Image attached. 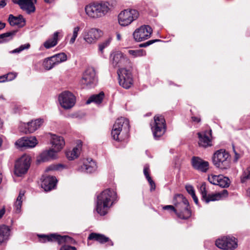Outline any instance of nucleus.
Returning <instances> with one entry per match:
<instances>
[{"instance_id": "32", "label": "nucleus", "mask_w": 250, "mask_h": 250, "mask_svg": "<svg viewBox=\"0 0 250 250\" xmlns=\"http://www.w3.org/2000/svg\"><path fill=\"white\" fill-rule=\"evenodd\" d=\"M25 192L23 190H21L19 196L17 198L16 201L14 204V208L15 212L19 213L21 212V207L23 200L24 199Z\"/></svg>"}, {"instance_id": "31", "label": "nucleus", "mask_w": 250, "mask_h": 250, "mask_svg": "<svg viewBox=\"0 0 250 250\" xmlns=\"http://www.w3.org/2000/svg\"><path fill=\"white\" fill-rule=\"evenodd\" d=\"M10 229L6 225L0 226V244L6 242L10 235Z\"/></svg>"}, {"instance_id": "36", "label": "nucleus", "mask_w": 250, "mask_h": 250, "mask_svg": "<svg viewBox=\"0 0 250 250\" xmlns=\"http://www.w3.org/2000/svg\"><path fill=\"white\" fill-rule=\"evenodd\" d=\"M42 64L46 70H49L56 66L52 56L45 59L43 61Z\"/></svg>"}, {"instance_id": "56", "label": "nucleus", "mask_w": 250, "mask_h": 250, "mask_svg": "<svg viewBox=\"0 0 250 250\" xmlns=\"http://www.w3.org/2000/svg\"><path fill=\"white\" fill-rule=\"evenodd\" d=\"M6 3L5 0H0V7H4L6 5Z\"/></svg>"}, {"instance_id": "30", "label": "nucleus", "mask_w": 250, "mask_h": 250, "mask_svg": "<svg viewBox=\"0 0 250 250\" xmlns=\"http://www.w3.org/2000/svg\"><path fill=\"white\" fill-rule=\"evenodd\" d=\"M59 32L57 31L48 38L44 43L43 46L46 49H49L55 46L59 42Z\"/></svg>"}, {"instance_id": "15", "label": "nucleus", "mask_w": 250, "mask_h": 250, "mask_svg": "<svg viewBox=\"0 0 250 250\" xmlns=\"http://www.w3.org/2000/svg\"><path fill=\"white\" fill-rule=\"evenodd\" d=\"M152 32V29L149 25H142L135 30L133 33V37L135 41L142 42L148 39Z\"/></svg>"}, {"instance_id": "8", "label": "nucleus", "mask_w": 250, "mask_h": 250, "mask_svg": "<svg viewBox=\"0 0 250 250\" xmlns=\"http://www.w3.org/2000/svg\"><path fill=\"white\" fill-rule=\"evenodd\" d=\"M154 137L158 139L166 131V124L164 117L162 115H156L154 121L150 124Z\"/></svg>"}, {"instance_id": "41", "label": "nucleus", "mask_w": 250, "mask_h": 250, "mask_svg": "<svg viewBox=\"0 0 250 250\" xmlns=\"http://www.w3.org/2000/svg\"><path fill=\"white\" fill-rule=\"evenodd\" d=\"M222 177L221 175H215L214 174H208V181L212 185H215V184L218 183V180L220 179V178Z\"/></svg>"}, {"instance_id": "11", "label": "nucleus", "mask_w": 250, "mask_h": 250, "mask_svg": "<svg viewBox=\"0 0 250 250\" xmlns=\"http://www.w3.org/2000/svg\"><path fill=\"white\" fill-rule=\"evenodd\" d=\"M215 245L223 250H234L238 246L237 240L233 237L224 236L216 240Z\"/></svg>"}, {"instance_id": "13", "label": "nucleus", "mask_w": 250, "mask_h": 250, "mask_svg": "<svg viewBox=\"0 0 250 250\" xmlns=\"http://www.w3.org/2000/svg\"><path fill=\"white\" fill-rule=\"evenodd\" d=\"M117 73L120 85L127 89L132 84V77L130 71L125 68H120Z\"/></svg>"}, {"instance_id": "7", "label": "nucleus", "mask_w": 250, "mask_h": 250, "mask_svg": "<svg viewBox=\"0 0 250 250\" xmlns=\"http://www.w3.org/2000/svg\"><path fill=\"white\" fill-rule=\"evenodd\" d=\"M139 13L135 9H127L120 12L118 15L119 24L123 26L129 25L139 17Z\"/></svg>"}, {"instance_id": "39", "label": "nucleus", "mask_w": 250, "mask_h": 250, "mask_svg": "<svg viewBox=\"0 0 250 250\" xmlns=\"http://www.w3.org/2000/svg\"><path fill=\"white\" fill-rule=\"evenodd\" d=\"M111 38H108L98 44V50L101 55H103L104 49L108 46L111 42Z\"/></svg>"}, {"instance_id": "19", "label": "nucleus", "mask_w": 250, "mask_h": 250, "mask_svg": "<svg viewBox=\"0 0 250 250\" xmlns=\"http://www.w3.org/2000/svg\"><path fill=\"white\" fill-rule=\"evenodd\" d=\"M191 163L194 168L202 172H206L209 168L208 162L199 157H193Z\"/></svg>"}, {"instance_id": "60", "label": "nucleus", "mask_w": 250, "mask_h": 250, "mask_svg": "<svg viewBox=\"0 0 250 250\" xmlns=\"http://www.w3.org/2000/svg\"><path fill=\"white\" fill-rule=\"evenodd\" d=\"M58 167H53V168H52V167H49V168H48V169H47V170H50V169H58Z\"/></svg>"}, {"instance_id": "17", "label": "nucleus", "mask_w": 250, "mask_h": 250, "mask_svg": "<svg viewBox=\"0 0 250 250\" xmlns=\"http://www.w3.org/2000/svg\"><path fill=\"white\" fill-rule=\"evenodd\" d=\"M38 144V141L35 137H22L18 140L15 145L19 147L33 148Z\"/></svg>"}, {"instance_id": "62", "label": "nucleus", "mask_w": 250, "mask_h": 250, "mask_svg": "<svg viewBox=\"0 0 250 250\" xmlns=\"http://www.w3.org/2000/svg\"><path fill=\"white\" fill-rule=\"evenodd\" d=\"M1 174H0V184L1 183Z\"/></svg>"}, {"instance_id": "18", "label": "nucleus", "mask_w": 250, "mask_h": 250, "mask_svg": "<svg viewBox=\"0 0 250 250\" xmlns=\"http://www.w3.org/2000/svg\"><path fill=\"white\" fill-rule=\"evenodd\" d=\"M15 3L19 5L21 9L25 11L28 14L33 13L35 11L34 3L36 0H12Z\"/></svg>"}, {"instance_id": "1", "label": "nucleus", "mask_w": 250, "mask_h": 250, "mask_svg": "<svg viewBox=\"0 0 250 250\" xmlns=\"http://www.w3.org/2000/svg\"><path fill=\"white\" fill-rule=\"evenodd\" d=\"M174 206L167 205L163 207V209L173 211L177 216L181 219H187L191 215L188 200L182 194L175 195L173 198Z\"/></svg>"}, {"instance_id": "35", "label": "nucleus", "mask_w": 250, "mask_h": 250, "mask_svg": "<svg viewBox=\"0 0 250 250\" xmlns=\"http://www.w3.org/2000/svg\"><path fill=\"white\" fill-rule=\"evenodd\" d=\"M16 33V31L8 32L0 35V43H5L11 40Z\"/></svg>"}, {"instance_id": "38", "label": "nucleus", "mask_w": 250, "mask_h": 250, "mask_svg": "<svg viewBox=\"0 0 250 250\" xmlns=\"http://www.w3.org/2000/svg\"><path fill=\"white\" fill-rule=\"evenodd\" d=\"M56 65L67 60V56L64 53H60L52 56Z\"/></svg>"}, {"instance_id": "42", "label": "nucleus", "mask_w": 250, "mask_h": 250, "mask_svg": "<svg viewBox=\"0 0 250 250\" xmlns=\"http://www.w3.org/2000/svg\"><path fill=\"white\" fill-rule=\"evenodd\" d=\"M249 179H250V166L243 172L241 178V181L242 183H244Z\"/></svg>"}, {"instance_id": "44", "label": "nucleus", "mask_w": 250, "mask_h": 250, "mask_svg": "<svg viewBox=\"0 0 250 250\" xmlns=\"http://www.w3.org/2000/svg\"><path fill=\"white\" fill-rule=\"evenodd\" d=\"M30 45L29 43H26L24 44H22V45H21L19 47L13 50L12 51V53H20L24 49H28L30 47Z\"/></svg>"}, {"instance_id": "23", "label": "nucleus", "mask_w": 250, "mask_h": 250, "mask_svg": "<svg viewBox=\"0 0 250 250\" xmlns=\"http://www.w3.org/2000/svg\"><path fill=\"white\" fill-rule=\"evenodd\" d=\"M43 120L42 119H38L34 121L24 124L25 127L23 131L25 133H32L38 129L43 123Z\"/></svg>"}, {"instance_id": "9", "label": "nucleus", "mask_w": 250, "mask_h": 250, "mask_svg": "<svg viewBox=\"0 0 250 250\" xmlns=\"http://www.w3.org/2000/svg\"><path fill=\"white\" fill-rule=\"evenodd\" d=\"M98 78L95 69L93 67L87 68L83 74L80 83L83 87L89 88L94 87L97 83Z\"/></svg>"}, {"instance_id": "16", "label": "nucleus", "mask_w": 250, "mask_h": 250, "mask_svg": "<svg viewBox=\"0 0 250 250\" xmlns=\"http://www.w3.org/2000/svg\"><path fill=\"white\" fill-rule=\"evenodd\" d=\"M112 63L114 67H121L125 66L129 63V60L121 52L117 51L111 55Z\"/></svg>"}, {"instance_id": "48", "label": "nucleus", "mask_w": 250, "mask_h": 250, "mask_svg": "<svg viewBox=\"0 0 250 250\" xmlns=\"http://www.w3.org/2000/svg\"><path fill=\"white\" fill-rule=\"evenodd\" d=\"M60 250H77V249L75 247L65 245L61 248Z\"/></svg>"}, {"instance_id": "50", "label": "nucleus", "mask_w": 250, "mask_h": 250, "mask_svg": "<svg viewBox=\"0 0 250 250\" xmlns=\"http://www.w3.org/2000/svg\"><path fill=\"white\" fill-rule=\"evenodd\" d=\"M150 186V190L153 191L155 189L156 186L155 183L153 182V181L152 180L151 178H149V179L147 180Z\"/></svg>"}, {"instance_id": "34", "label": "nucleus", "mask_w": 250, "mask_h": 250, "mask_svg": "<svg viewBox=\"0 0 250 250\" xmlns=\"http://www.w3.org/2000/svg\"><path fill=\"white\" fill-rule=\"evenodd\" d=\"M104 96V93L101 92L98 94H95L90 96L87 100L86 104H89L91 103H95L97 104H100L102 103Z\"/></svg>"}, {"instance_id": "10", "label": "nucleus", "mask_w": 250, "mask_h": 250, "mask_svg": "<svg viewBox=\"0 0 250 250\" xmlns=\"http://www.w3.org/2000/svg\"><path fill=\"white\" fill-rule=\"evenodd\" d=\"M103 35V31L97 28L84 29L82 33L83 40L88 44H95Z\"/></svg>"}, {"instance_id": "12", "label": "nucleus", "mask_w": 250, "mask_h": 250, "mask_svg": "<svg viewBox=\"0 0 250 250\" xmlns=\"http://www.w3.org/2000/svg\"><path fill=\"white\" fill-rule=\"evenodd\" d=\"M58 101L63 108L69 109L75 105L76 98L72 93L65 91L59 95Z\"/></svg>"}, {"instance_id": "3", "label": "nucleus", "mask_w": 250, "mask_h": 250, "mask_svg": "<svg viewBox=\"0 0 250 250\" xmlns=\"http://www.w3.org/2000/svg\"><path fill=\"white\" fill-rule=\"evenodd\" d=\"M86 15L91 19L103 17L110 10V5L107 1L91 2L85 6Z\"/></svg>"}, {"instance_id": "29", "label": "nucleus", "mask_w": 250, "mask_h": 250, "mask_svg": "<svg viewBox=\"0 0 250 250\" xmlns=\"http://www.w3.org/2000/svg\"><path fill=\"white\" fill-rule=\"evenodd\" d=\"M88 240H95L99 242L100 243H104L106 242H109V245L113 246V243L112 241H110L109 238L103 234L97 233H91L88 237Z\"/></svg>"}, {"instance_id": "59", "label": "nucleus", "mask_w": 250, "mask_h": 250, "mask_svg": "<svg viewBox=\"0 0 250 250\" xmlns=\"http://www.w3.org/2000/svg\"><path fill=\"white\" fill-rule=\"evenodd\" d=\"M117 39L118 40H121V35L119 34H117Z\"/></svg>"}, {"instance_id": "40", "label": "nucleus", "mask_w": 250, "mask_h": 250, "mask_svg": "<svg viewBox=\"0 0 250 250\" xmlns=\"http://www.w3.org/2000/svg\"><path fill=\"white\" fill-rule=\"evenodd\" d=\"M128 53L133 57H138L146 56V51L143 49L129 50Z\"/></svg>"}, {"instance_id": "54", "label": "nucleus", "mask_w": 250, "mask_h": 250, "mask_svg": "<svg viewBox=\"0 0 250 250\" xmlns=\"http://www.w3.org/2000/svg\"><path fill=\"white\" fill-rule=\"evenodd\" d=\"M6 81H7V80H6L5 75H3V76H0V83H3V82H5Z\"/></svg>"}, {"instance_id": "61", "label": "nucleus", "mask_w": 250, "mask_h": 250, "mask_svg": "<svg viewBox=\"0 0 250 250\" xmlns=\"http://www.w3.org/2000/svg\"><path fill=\"white\" fill-rule=\"evenodd\" d=\"M247 194H248L249 196H250V189H249L247 190Z\"/></svg>"}, {"instance_id": "46", "label": "nucleus", "mask_w": 250, "mask_h": 250, "mask_svg": "<svg viewBox=\"0 0 250 250\" xmlns=\"http://www.w3.org/2000/svg\"><path fill=\"white\" fill-rule=\"evenodd\" d=\"M149 167L148 165H146L144 166V175H145L147 180L149 179V178H151L150 176H149Z\"/></svg>"}, {"instance_id": "33", "label": "nucleus", "mask_w": 250, "mask_h": 250, "mask_svg": "<svg viewBox=\"0 0 250 250\" xmlns=\"http://www.w3.org/2000/svg\"><path fill=\"white\" fill-rule=\"evenodd\" d=\"M81 29V27L77 25L73 27L72 29V33L67 35L66 39L69 38V42L70 44H73L74 43Z\"/></svg>"}, {"instance_id": "47", "label": "nucleus", "mask_w": 250, "mask_h": 250, "mask_svg": "<svg viewBox=\"0 0 250 250\" xmlns=\"http://www.w3.org/2000/svg\"><path fill=\"white\" fill-rule=\"evenodd\" d=\"M186 189L187 192L191 195L195 194V190L194 189L193 187L191 185H187L186 186Z\"/></svg>"}, {"instance_id": "5", "label": "nucleus", "mask_w": 250, "mask_h": 250, "mask_svg": "<svg viewBox=\"0 0 250 250\" xmlns=\"http://www.w3.org/2000/svg\"><path fill=\"white\" fill-rule=\"evenodd\" d=\"M213 165L222 171L228 170L231 167V157L228 151L224 149L216 150L212 157Z\"/></svg>"}, {"instance_id": "6", "label": "nucleus", "mask_w": 250, "mask_h": 250, "mask_svg": "<svg viewBox=\"0 0 250 250\" xmlns=\"http://www.w3.org/2000/svg\"><path fill=\"white\" fill-rule=\"evenodd\" d=\"M31 165V157L24 154L15 162L14 173L17 177H21L27 173Z\"/></svg>"}, {"instance_id": "22", "label": "nucleus", "mask_w": 250, "mask_h": 250, "mask_svg": "<svg viewBox=\"0 0 250 250\" xmlns=\"http://www.w3.org/2000/svg\"><path fill=\"white\" fill-rule=\"evenodd\" d=\"M56 182L57 179L55 177L43 175L42 188L46 191H50L55 188Z\"/></svg>"}, {"instance_id": "21", "label": "nucleus", "mask_w": 250, "mask_h": 250, "mask_svg": "<svg viewBox=\"0 0 250 250\" xmlns=\"http://www.w3.org/2000/svg\"><path fill=\"white\" fill-rule=\"evenodd\" d=\"M211 132V131L210 130L199 132L198 133L199 137L198 144L200 146L207 147L212 146Z\"/></svg>"}, {"instance_id": "37", "label": "nucleus", "mask_w": 250, "mask_h": 250, "mask_svg": "<svg viewBox=\"0 0 250 250\" xmlns=\"http://www.w3.org/2000/svg\"><path fill=\"white\" fill-rule=\"evenodd\" d=\"M219 175H221L222 177L220 178V179L218 180V183L215 184V185H218L223 188L229 187L230 183L229 179L228 177L224 176L223 175L220 174Z\"/></svg>"}, {"instance_id": "14", "label": "nucleus", "mask_w": 250, "mask_h": 250, "mask_svg": "<svg viewBox=\"0 0 250 250\" xmlns=\"http://www.w3.org/2000/svg\"><path fill=\"white\" fill-rule=\"evenodd\" d=\"M40 241L42 243L46 242L58 241L59 243H61L62 242L75 244V241L71 237L68 236H62L60 235L56 234H51L50 235H39Z\"/></svg>"}, {"instance_id": "4", "label": "nucleus", "mask_w": 250, "mask_h": 250, "mask_svg": "<svg viewBox=\"0 0 250 250\" xmlns=\"http://www.w3.org/2000/svg\"><path fill=\"white\" fill-rule=\"evenodd\" d=\"M129 130V121L126 118H118L113 125L111 135L114 140L121 142L128 137Z\"/></svg>"}, {"instance_id": "58", "label": "nucleus", "mask_w": 250, "mask_h": 250, "mask_svg": "<svg viewBox=\"0 0 250 250\" xmlns=\"http://www.w3.org/2000/svg\"><path fill=\"white\" fill-rule=\"evenodd\" d=\"M55 0H44L45 2L48 3H50L53 2Z\"/></svg>"}, {"instance_id": "52", "label": "nucleus", "mask_w": 250, "mask_h": 250, "mask_svg": "<svg viewBox=\"0 0 250 250\" xmlns=\"http://www.w3.org/2000/svg\"><path fill=\"white\" fill-rule=\"evenodd\" d=\"M192 121L194 122L199 123L200 122V118L197 117L192 116L191 117Z\"/></svg>"}, {"instance_id": "20", "label": "nucleus", "mask_w": 250, "mask_h": 250, "mask_svg": "<svg viewBox=\"0 0 250 250\" xmlns=\"http://www.w3.org/2000/svg\"><path fill=\"white\" fill-rule=\"evenodd\" d=\"M97 167L95 162L91 158H87L84 160L83 165L79 167L77 170L80 172L90 173L96 171Z\"/></svg>"}, {"instance_id": "57", "label": "nucleus", "mask_w": 250, "mask_h": 250, "mask_svg": "<svg viewBox=\"0 0 250 250\" xmlns=\"http://www.w3.org/2000/svg\"><path fill=\"white\" fill-rule=\"evenodd\" d=\"M5 26V24L0 21V30L3 29Z\"/></svg>"}, {"instance_id": "24", "label": "nucleus", "mask_w": 250, "mask_h": 250, "mask_svg": "<svg viewBox=\"0 0 250 250\" xmlns=\"http://www.w3.org/2000/svg\"><path fill=\"white\" fill-rule=\"evenodd\" d=\"M82 142L78 141L77 146L72 149H68L65 152L66 157L69 160H73L78 158L82 148Z\"/></svg>"}, {"instance_id": "45", "label": "nucleus", "mask_w": 250, "mask_h": 250, "mask_svg": "<svg viewBox=\"0 0 250 250\" xmlns=\"http://www.w3.org/2000/svg\"><path fill=\"white\" fill-rule=\"evenodd\" d=\"M7 81H10L14 80L17 76L15 73L10 72L5 75Z\"/></svg>"}, {"instance_id": "2", "label": "nucleus", "mask_w": 250, "mask_h": 250, "mask_svg": "<svg viewBox=\"0 0 250 250\" xmlns=\"http://www.w3.org/2000/svg\"><path fill=\"white\" fill-rule=\"evenodd\" d=\"M117 198L116 191L113 189H106L97 196L96 210L101 215H105Z\"/></svg>"}, {"instance_id": "53", "label": "nucleus", "mask_w": 250, "mask_h": 250, "mask_svg": "<svg viewBox=\"0 0 250 250\" xmlns=\"http://www.w3.org/2000/svg\"><path fill=\"white\" fill-rule=\"evenodd\" d=\"M191 197H192L194 202H195V203L196 205H198V199L197 197L196 196L195 194L192 195V196H191Z\"/></svg>"}, {"instance_id": "51", "label": "nucleus", "mask_w": 250, "mask_h": 250, "mask_svg": "<svg viewBox=\"0 0 250 250\" xmlns=\"http://www.w3.org/2000/svg\"><path fill=\"white\" fill-rule=\"evenodd\" d=\"M233 151H234V154H235L234 161L236 162L240 158V156L239 154H238V153H237L236 152V151L235 150L234 148H233Z\"/></svg>"}, {"instance_id": "26", "label": "nucleus", "mask_w": 250, "mask_h": 250, "mask_svg": "<svg viewBox=\"0 0 250 250\" xmlns=\"http://www.w3.org/2000/svg\"><path fill=\"white\" fill-rule=\"evenodd\" d=\"M8 22L11 26H17L19 27H22L25 24V20L21 15L18 16H14L12 14L9 15Z\"/></svg>"}, {"instance_id": "27", "label": "nucleus", "mask_w": 250, "mask_h": 250, "mask_svg": "<svg viewBox=\"0 0 250 250\" xmlns=\"http://www.w3.org/2000/svg\"><path fill=\"white\" fill-rule=\"evenodd\" d=\"M59 151H57V150L54 148L44 151L40 155L39 160L42 162H45L51 159H56L57 157V153Z\"/></svg>"}, {"instance_id": "28", "label": "nucleus", "mask_w": 250, "mask_h": 250, "mask_svg": "<svg viewBox=\"0 0 250 250\" xmlns=\"http://www.w3.org/2000/svg\"><path fill=\"white\" fill-rule=\"evenodd\" d=\"M51 143L52 147L56 149L57 151H60L65 144L63 137L56 135H52Z\"/></svg>"}, {"instance_id": "55", "label": "nucleus", "mask_w": 250, "mask_h": 250, "mask_svg": "<svg viewBox=\"0 0 250 250\" xmlns=\"http://www.w3.org/2000/svg\"><path fill=\"white\" fill-rule=\"evenodd\" d=\"M5 212V210L4 208H2L0 210V219L3 216Z\"/></svg>"}, {"instance_id": "49", "label": "nucleus", "mask_w": 250, "mask_h": 250, "mask_svg": "<svg viewBox=\"0 0 250 250\" xmlns=\"http://www.w3.org/2000/svg\"><path fill=\"white\" fill-rule=\"evenodd\" d=\"M156 41H157V40H150L146 42L140 44L139 46L141 47H147L148 45L152 44L153 43H154V42H155Z\"/></svg>"}, {"instance_id": "25", "label": "nucleus", "mask_w": 250, "mask_h": 250, "mask_svg": "<svg viewBox=\"0 0 250 250\" xmlns=\"http://www.w3.org/2000/svg\"><path fill=\"white\" fill-rule=\"evenodd\" d=\"M228 194V191L226 189H223L221 192L215 193L207 194L206 198L203 199L206 203H208L210 201H218L222 199L223 197L227 196Z\"/></svg>"}, {"instance_id": "43", "label": "nucleus", "mask_w": 250, "mask_h": 250, "mask_svg": "<svg viewBox=\"0 0 250 250\" xmlns=\"http://www.w3.org/2000/svg\"><path fill=\"white\" fill-rule=\"evenodd\" d=\"M199 191L202 195V200L204 198H206V195L207 194V191L206 189V186L205 183H202L199 187Z\"/></svg>"}]
</instances>
